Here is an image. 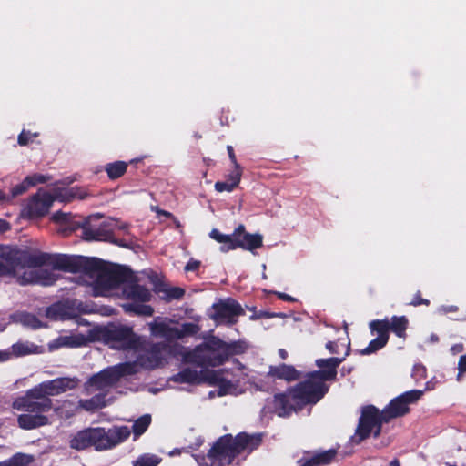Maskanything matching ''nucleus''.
Returning a JSON list of instances; mask_svg holds the SVG:
<instances>
[{
    "mask_svg": "<svg viewBox=\"0 0 466 466\" xmlns=\"http://www.w3.org/2000/svg\"><path fill=\"white\" fill-rule=\"evenodd\" d=\"M0 276L13 275L21 285H53L56 280L55 273L38 268L49 263L56 269L79 273V282L90 287L94 297L125 299L121 307L126 313L142 317L154 313V309L147 304L152 299L151 291L137 283L131 274L106 267L100 259L66 254H33L12 246H0Z\"/></svg>",
    "mask_w": 466,
    "mask_h": 466,
    "instance_id": "obj_1",
    "label": "nucleus"
},
{
    "mask_svg": "<svg viewBox=\"0 0 466 466\" xmlns=\"http://www.w3.org/2000/svg\"><path fill=\"white\" fill-rule=\"evenodd\" d=\"M80 380L76 377H61L46 380L25 391L12 403V408L23 411L18 415V426L26 431L46 426L51 423L45 414L52 409L51 396H56L77 387Z\"/></svg>",
    "mask_w": 466,
    "mask_h": 466,
    "instance_id": "obj_2",
    "label": "nucleus"
},
{
    "mask_svg": "<svg viewBox=\"0 0 466 466\" xmlns=\"http://www.w3.org/2000/svg\"><path fill=\"white\" fill-rule=\"evenodd\" d=\"M422 394L423 391L418 390L406 391L393 399L381 412L374 406L363 408L352 441L360 443L371 433L375 437L379 436L382 422H388L393 418L406 414L409 411V405L417 401Z\"/></svg>",
    "mask_w": 466,
    "mask_h": 466,
    "instance_id": "obj_3",
    "label": "nucleus"
},
{
    "mask_svg": "<svg viewBox=\"0 0 466 466\" xmlns=\"http://www.w3.org/2000/svg\"><path fill=\"white\" fill-rule=\"evenodd\" d=\"M261 442V435L239 433L235 439L231 435H224L209 450L207 456H195L199 466H230L236 458L254 451Z\"/></svg>",
    "mask_w": 466,
    "mask_h": 466,
    "instance_id": "obj_4",
    "label": "nucleus"
},
{
    "mask_svg": "<svg viewBox=\"0 0 466 466\" xmlns=\"http://www.w3.org/2000/svg\"><path fill=\"white\" fill-rule=\"evenodd\" d=\"M328 390L329 387L326 382L320 379L313 378V373L310 372L304 381L285 393L274 396V412L279 417L289 416L291 412L300 410L307 404L317 403Z\"/></svg>",
    "mask_w": 466,
    "mask_h": 466,
    "instance_id": "obj_5",
    "label": "nucleus"
},
{
    "mask_svg": "<svg viewBox=\"0 0 466 466\" xmlns=\"http://www.w3.org/2000/svg\"><path fill=\"white\" fill-rule=\"evenodd\" d=\"M235 351L234 344H228L213 337L193 350L181 348L180 356L187 363L199 367H216L222 365Z\"/></svg>",
    "mask_w": 466,
    "mask_h": 466,
    "instance_id": "obj_6",
    "label": "nucleus"
},
{
    "mask_svg": "<svg viewBox=\"0 0 466 466\" xmlns=\"http://www.w3.org/2000/svg\"><path fill=\"white\" fill-rule=\"evenodd\" d=\"M167 350L165 343H150L140 339L137 348L130 356L135 360L124 362V365L130 366L127 369V374L132 375L141 369H155L163 365Z\"/></svg>",
    "mask_w": 466,
    "mask_h": 466,
    "instance_id": "obj_7",
    "label": "nucleus"
},
{
    "mask_svg": "<svg viewBox=\"0 0 466 466\" xmlns=\"http://www.w3.org/2000/svg\"><path fill=\"white\" fill-rule=\"evenodd\" d=\"M171 380L175 382L189 384H198L202 381H207L210 385L218 386V396L238 394L237 386L234 385L228 378L223 377L222 371H208L204 377L196 370L187 368L173 375Z\"/></svg>",
    "mask_w": 466,
    "mask_h": 466,
    "instance_id": "obj_8",
    "label": "nucleus"
},
{
    "mask_svg": "<svg viewBox=\"0 0 466 466\" xmlns=\"http://www.w3.org/2000/svg\"><path fill=\"white\" fill-rule=\"evenodd\" d=\"M103 341L111 349L125 350L131 356L137 348L140 337L131 328L123 325H109L100 330Z\"/></svg>",
    "mask_w": 466,
    "mask_h": 466,
    "instance_id": "obj_9",
    "label": "nucleus"
},
{
    "mask_svg": "<svg viewBox=\"0 0 466 466\" xmlns=\"http://www.w3.org/2000/svg\"><path fill=\"white\" fill-rule=\"evenodd\" d=\"M148 326L153 336L167 340L194 336L200 330V327L197 322H185L180 325H175L172 320L161 318H156Z\"/></svg>",
    "mask_w": 466,
    "mask_h": 466,
    "instance_id": "obj_10",
    "label": "nucleus"
},
{
    "mask_svg": "<svg viewBox=\"0 0 466 466\" xmlns=\"http://www.w3.org/2000/svg\"><path fill=\"white\" fill-rule=\"evenodd\" d=\"M92 446L96 451H107L124 442L131 434L127 426H114L108 430L102 427L90 428Z\"/></svg>",
    "mask_w": 466,
    "mask_h": 466,
    "instance_id": "obj_11",
    "label": "nucleus"
},
{
    "mask_svg": "<svg viewBox=\"0 0 466 466\" xmlns=\"http://www.w3.org/2000/svg\"><path fill=\"white\" fill-rule=\"evenodd\" d=\"M130 366L120 363L115 366L104 369L100 372L93 375L85 384L86 391L89 394L96 391H101L105 394L113 387L122 376L128 375L127 369Z\"/></svg>",
    "mask_w": 466,
    "mask_h": 466,
    "instance_id": "obj_12",
    "label": "nucleus"
},
{
    "mask_svg": "<svg viewBox=\"0 0 466 466\" xmlns=\"http://www.w3.org/2000/svg\"><path fill=\"white\" fill-rule=\"evenodd\" d=\"M100 215L90 216L82 227L83 238L88 241L111 240L114 225H117V219L113 218L100 221Z\"/></svg>",
    "mask_w": 466,
    "mask_h": 466,
    "instance_id": "obj_13",
    "label": "nucleus"
},
{
    "mask_svg": "<svg viewBox=\"0 0 466 466\" xmlns=\"http://www.w3.org/2000/svg\"><path fill=\"white\" fill-rule=\"evenodd\" d=\"M53 205L51 193L40 188L24 204L22 216L28 218H38L46 216Z\"/></svg>",
    "mask_w": 466,
    "mask_h": 466,
    "instance_id": "obj_14",
    "label": "nucleus"
},
{
    "mask_svg": "<svg viewBox=\"0 0 466 466\" xmlns=\"http://www.w3.org/2000/svg\"><path fill=\"white\" fill-rule=\"evenodd\" d=\"M212 309L213 312L210 313V318L217 324L232 325L237 322L238 316L244 314L241 306L233 299H227L213 304Z\"/></svg>",
    "mask_w": 466,
    "mask_h": 466,
    "instance_id": "obj_15",
    "label": "nucleus"
},
{
    "mask_svg": "<svg viewBox=\"0 0 466 466\" xmlns=\"http://www.w3.org/2000/svg\"><path fill=\"white\" fill-rule=\"evenodd\" d=\"M346 351L341 358L332 357L328 359H318L316 365L320 370L313 371V378L320 379L324 382L332 380L337 376V368L345 360L346 356L350 354V342L345 344Z\"/></svg>",
    "mask_w": 466,
    "mask_h": 466,
    "instance_id": "obj_16",
    "label": "nucleus"
},
{
    "mask_svg": "<svg viewBox=\"0 0 466 466\" xmlns=\"http://www.w3.org/2000/svg\"><path fill=\"white\" fill-rule=\"evenodd\" d=\"M235 249L242 248L248 250H254L262 246V236L259 234H249L245 231V227L239 225L235 229Z\"/></svg>",
    "mask_w": 466,
    "mask_h": 466,
    "instance_id": "obj_17",
    "label": "nucleus"
},
{
    "mask_svg": "<svg viewBox=\"0 0 466 466\" xmlns=\"http://www.w3.org/2000/svg\"><path fill=\"white\" fill-rule=\"evenodd\" d=\"M51 198H53V202L55 200L60 202H70L73 199H84L86 197V193L76 187H64L59 185H56L51 191Z\"/></svg>",
    "mask_w": 466,
    "mask_h": 466,
    "instance_id": "obj_18",
    "label": "nucleus"
},
{
    "mask_svg": "<svg viewBox=\"0 0 466 466\" xmlns=\"http://www.w3.org/2000/svg\"><path fill=\"white\" fill-rule=\"evenodd\" d=\"M332 450L306 456L299 461L300 466H320L329 463L335 457Z\"/></svg>",
    "mask_w": 466,
    "mask_h": 466,
    "instance_id": "obj_19",
    "label": "nucleus"
},
{
    "mask_svg": "<svg viewBox=\"0 0 466 466\" xmlns=\"http://www.w3.org/2000/svg\"><path fill=\"white\" fill-rule=\"evenodd\" d=\"M86 339L82 335H65L60 336L50 343L51 349H58L61 347L77 348L82 346Z\"/></svg>",
    "mask_w": 466,
    "mask_h": 466,
    "instance_id": "obj_20",
    "label": "nucleus"
},
{
    "mask_svg": "<svg viewBox=\"0 0 466 466\" xmlns=\"http://www.w3.org/2000/svg\"><path fill=\"white\" fill-rule=\"evenodd\" d=\"M269 374L276 378L283 379L288 381L295 380L299 376V372L293 366L286 364L270 367Z\"/></svg>",
    "mask_w": 466,
    "mask_h": 466,
    "instance_id": "obj_21",
    "label": "nucleus"
},
{
    "mask_svg": "<svg viewBox=\"0 0 466 466\" xmlns=\"http://www.w3.org/2000/svg\"><path fill=\"white\" fill-rule=\"evenodd\" d=\"M69 445L72 449L80 451L92 446L91 441V429L81 431L72 436L69 441Z\"/></svg>",
    "mask_w": 466,
    "mask_h": 466,
    "instance_id": "obj_22",
    "label": "nucleus"
},
{
    "mask_svg": "<svg viewBox=\"0 0 466 466\" xmlns=\"http://www.w3.org/2000/svg\"><path fill=\"white\" fill-rule=\"evenodd\" d=\"M209 237L222 244L220 247L221 252H228L229 250L235 249V231L232 234L226 235L219 232L218 229L214 228L210 231Z\"/></svg>",
    "mask_w": 466,
    "mask_h": 466,
    "instance_id": "obj_23",
    "label": "nucleus"
},
{
    "mask_svg": "<svg viewBox=\"0 0 466 466\" xmlns=\"http://www.w3.org/2000/svg\"><path fill=\"white\" fill-rule=\"evenodd\" d=\"M209 237L222 244L220 247L221 252H228L229 250L235 249V231L232 234L226 235L219 232L218 229L214 228L210 231Z\"/></svg>",
    "mask_w": 466,
    "mask_h": 466,
    "instance_id": "obj_24",
    "label": "nucleus"
},
{
    "mask_svg": "<svg viewBox=\"0 0 466 466\" xmlns=\"http://www.w3.org/2000/svg\"><path fill=\"white\" fill-rule=\"evenodd\" d=\"M71 219L72 216L70 213H64L62 211H57L52 216V220L59 224L57 230L63 235H67L75 230L76 227L71 223Z\"/></svg>",
    "mask_w": 466,
    "mask_h": 466,
    "instance_id": "obj_25",
    "label": "nucleus"
},
{
    "mask_svg": "<svg viewBox=\"0 0 466 466\" xmlns=\"http://www.w3.org/2000/svg\"><path fill=\"white\" fill-rule=\"evenodd\" d=\"M11 356H25L29 354H35L38 352V346L28 341H19L12 345L9 350H6Z\"/></svg>",
    "mask_w": 466,
    "mask_h": 466,
    "instance_id": "obj_26",
    "label": "nucleus"
},
{
    "mask_svg": "<svg viewBox=\"0 0 466 466\" xmlns=\"http://www.w3.org/2000/svg\"><path fill=\"white\" fill-rule=\"evenodd\" d=\"M13 319L15 322L33 329L44 327L42 321L35 315L31 313L18 312L13 316Z\"/></svg>",
    "mask_w": 466,
    "mask_h": 466,
    "instance_id": "obj_27",
    "label": "nucleus"
},
{
    "mask_svg": "<svg viewBox=\"0 0 466 466\" xmlns=\"http://www.w3.org/2000/svg\"><path fill=\"white\" fill-rule=\"evenodd\" d=\"M106 405V394L97 393L89 400H80L79 406L87 410L93 411Z\"/></svg>",
    "mask_w": 466,
    "mask_h": 466,
    "instance_id": "obj_28",
    "label": "nucleus"
},
{
    "mask_svg": "<svg viewBox=\"0 0 466 466\" xmlns=\"http://www.w3.org/2000/svg\"><path fill=\"white\" fill-rule=\"evenodd\" d=\"M408 324L409 321L405 316H393L390 320V330L394 332L399 338H404Z\"/></svg>",
    "mask_w": 466,
    "mask_h": 466,
    "instance_id": "obj_29",
    "label": "nucleus"
},
{
    "mask_svg": "<svg viewBox=\"0 0 466 466\" xmlns=\"http://www.w3.org/2000/svg\"><path fill=\"white\" fill-rule=\"evenodd\" d=\"M370 329L372 333H377V336L384 337L386 340L389 339L390 331V319H376L370 323Z\"/></svg>",
    "mask_w": 466,
    "mask_h": 466,
    "instance_id": "obj_30",
    "label": "nucleus"
},
{
    "mask_svg": "<svg viewBox=\"0 0 466 466\" xmlns=\"http://www.w3.org/2000/svg\"><path fill=\"white\" fill-rule=\"evenodd\" d=\"M150 423L151 416L149 414H145L134 420L132 427L134 440H137L139 436H141L147 430Z\"/></svg>",
    "mask_w": 466,
    "mask_h": 466,
    "instance_id": "obj_31",
    "label": "nucleus"
},
{
    "mask_svg": "<svg viewBox=\"0 0 466 466\" xmlns=\"http://www.w3.org/2000/svg\"><path fill=\"white\" fill-rule=\"evenodd\" d=\"M127 167V164L124 161H116L109 163L106 171L111 179H116L124 175Z\"/></svg>",
    "mask_w": 466,
    "mask_h": 466,
    "instance_id": "obj_32",
    "label": "nucleus"
},
{
    "mask_svg": "<svg viewBox=\"0 0 466 466\" xmlns=\"http://www.w3.org/2000/svg\"><path fill=\"white\" fill-rule=\"evenodd\" d=\"M160 459L153 454H142L133 461V466H157Z\"/></svg>",
    "mask_w": 466,
    "mask_h": 466,
    "instance_id": "obj_33",
    "label": "nucleus"
},
{
    "mask_svg": "<svg viewBox=\"0 0 466 466\" xmlns=\"http://www.w3.org/2000/svg\"><path fill=\"white\" fill-rule=\"evenodd\" d=\"M388 340L385 339L384 337H378L372 339L369 345L361 350V353L364 355H369L373 352H376L377 350L382 349L386 344Z\"/></svg>",
    "mask_w": 466,
    "mask_h": 466,
    "instance_id": "obj_34",
    "label": "nucleus"
},
{
    "mask_svg": "<svg viewBox=\"0 0 466 466\" xmlns=\"http://www.w3.org/2000/svg\"><path fill=\"white\" fill-rule=\"evenodd\" d=\"M34 461V457L25 453H15L11 457L13 466H28Z\"/></svg>",
    "mask_w": 466,
    "mask_h": 466,
    "instance_id": "obj_35",
    "label": "nucleus"
},
{
    "mask_svg": "<svg viewBox=\"0 0 466 466\" xmlns=\"http://www.w3.org/2000/svg\"><path fill=\"white\" fill-rule=\"evenodd\" d=\"M25 179L29 187H31L37 184L46 183L48 180V177L41 174H33L27 176Z\"/></svg>",
    "mask_w": 466,
    "mask_h": 466,
    "instance_id": "obj_36",
    "label": "nucleus"
},
{
    "mask_svg": "<svg viewBox=\"0 0 466 466\" xmlns=\"http://www.w3.org/2000/svg\"><path fill=\"white\" fill-rule=\"evenodd\" d=\"M240 177H241L240 167L238 164H236V166H234V169L228 176L227 181L232 183L233 186L238 187L240 182Z\"/></svg>",
    "mask_w": 466,
    "mask_h": 466,
    "instance_id": "obj_37",
    "label": "nucleus"
},
{
    "mask_svg": "<svg viewBox=\"0 0 466 466\" xmlns=\"http://www.w3.org/2000/svg\"><path fill=\"white\" fill-rule=\"evenodd\" d=\"M167 299H177L183 297L185 291L181 288L172 287L165 289Z\"/></svg>",
    "mask_w": 466,
    "mask_h": 466,
    "instance_id": "obj_38",
    "label": "nucleus"
},
{
    "mask_svg": "<svg viewBox=\"0 0 466 466\" xmlns=\"http://www.w3.org/2000/svg\"><path fill=\"white\" fill-rule=\"evenodd\" d=\"M29 188V186L25 182V179H24L20 184L15 186L11 189L12 198H15L19 195H22Z\"/></svg>",
    "mask_w": 466,
    "mask_h": 466,
    "instance_id": "obj_39",
    "label": "nucleus"
},
{
    "mask_svg": "<svg viewBox=\"0 0 466 466\" xmlns=\"http://www.w3.org/2000/svg\"><path fill=\"white\" fill-rule=\"evenodd\" d=\"M235 187H237L233 186L232 183H230L227 180L226 181H218L215 184V189L218 192H223V191L231 192Z\"/></svg>",
    "mask_w": 466,
    "mask_h": 466,
    "instance_id": "obj_40",
    "label": "nucleus"
},
{
    "mask_svg": "<svg viewBox=\"0 0 466 466\" xmlns=\"http://www.w3.org/2000/svg\"><path fill=\"white\" fill-rule=\"evenodd\" d=\"M426 375V368L421 364H415L412 370V377L416 380L423 379Z\"/></svg>",
    "mask_w": 466,
    "mask_h": 466,
    "instance_id": "obj_41",
    "label": "nucleus"
},
{
    "mask_svg": "<svg viewBox=\"0 0 466 466\" xmlns=\"http://www.w3.org/2000/svg\"><path fill=\"white\" fill-rule=\"evenodd\" d=\"M36 136V133L32 134L24 130L18 137V143L22 146L26 145L30 140H32L33 137H35Z\"/></svg>",
    "mask_w": 466,
    "mask_h": 466,
    "instance_id": "obj_42",
    "label": "nucleus"
},
{
    "mask_svg": "<svg viewBox=\"0 0 466 466\" xmlns=\"http://www.w3.org/2000/svg\"><path fill=\"white\" fill-rule=\"evenodd\" d=\"M458 370H459V373H458V380H460L461 379V376L466 372V354L465 355H461L460 360H459V363H458Z\"/></svg>",
    "mask_w": 466,
    "mask_h": 466,
    "instance_id": "obj_43",
    "label": "nucleus"
},
{
    "mask_svg": "<svg viewBox=\"0 0 466 466\" xmlns=\"http://www.w3.org/2000/svg\"><path fill=\"white\" fill-rule=\"evenodd\" d=\"M200 264H201V262L199 260L191 258L185 266V270L186 271H196L199 268Z\"/></svg>",
    "mask_w": 466,
    "mask_h": 466,
    "instance_id": "obj_44",
    "label": "nucleus"
},
{
    "mask_svg": "<svg viewBox=\"0 0 466 466\" xmlns=\"http://www.w3.org/2000/svg\"><path fill=\"white\" fill-rule=\"evenodd\" d=\"M60 305H53L46 309V316L51 318H56L58 311L60 310Z\"/></svg>",
    "mask_w": 466,
    "mask_h": 466,
    "instance_id": "obj_45",
    "label": "nucleus"
},
{
    "mask_svg": "<svg viewBox=\"0 0 466 466\" xmlns=\"http://www.w3.org/2000/svg\"><path fill=\"white\" fill-rule=\"evenodd\" d=\"M326 349L329 351L331 354H338L339 353V342L335 341H329L326 344Z\"/></svg>",
    "mask_w": 466,
    "mask_h": 466,
    "instance_id": "obj_46",
    "label": "nucleus"
},
{
    "mask_svg": "<svg viewBox=\"0 0 466 466\" xmlns=\"http://www.w3.org/2000/svg\"><path fill=\"white\" fill-rule=\"evenodd\" d=\"M128 228H129V225L127 223L119 221L118 219H117V225H114V230L118 229V230L123 231L126 234H128Z\"/></svg>",
    "mask_w": 466,
    "mask_h": 466,
    "instance_id": "obj_47",
    "label": "nucleus"
},
{
    "mask_svg": "<svg viewBox=\"0 0 466 466\" xmlns=\"http://www.w3.org/2000/svg\"><path fill=\"white\" fill-rule=\"evenodd\" d=\"M110 241L116 243V245H118L120 247H124V248H131L132 245H133V241L132 240L127 242L126 240H116V239H113V238H111Z\"/></svg>",
    "mask_w": 466,
    "mask_h": 466,
    "instance_id": "obj_48",
    "label": "nucleus"
},
{
    "mask_svg": "<svg viewBox=\"0 0 466 466\" xmlns=\"http://www.w3.org/2000/svg\"><path fill=\"white\" fill-rule=\"evenodd\" d=\"M410 304H411V305H413V306H419V305H421V304L428 305V304H429V300L424 299H421V298L420 297V295H419V294H417V295L414 297L413 300L410 302Z\"/></svg>",
    "mask_w": 466,
    "mask_h": 466,
    "instance_id": "obj_49",
    "label": "nucleus"
},
{
    "mask_svg": "<svg viewBox=\"0 0 466 466\" xmlns=\"http://www.w3.org/2000/svg\"><path fill=\"white\" fill-rule=\"evenodd\" d=\"M275 294H276L279 299H283V300H285V301H291V302H293V301H295V300H296V299H295V298H293V297H291V296H289V295H288V294H286V293H282V292H275Z\"/></svg>",
    "mask_w": 466,
    "mask_h": 466,
    "instance_id": "obj_50",
    "label": "nucleus"
},
{
    "mask_svg": "<svg viewBox=\"0 0 466 466\" xmlns=\"http://www.w3.org/2000/svg\"><path fill=\"white\" fill-rule=\"evenodd\" d=\"M456 310H457L456 306H442L439 309V311L442 312V313L453 312Z\"/></svg>",
    "mask_w": 466,
    "mask_h": 466,
    "instance_id": "obj_51",
    "label": "nucleus"
},
{
    "mask_svg": "<svg viewBox=\"0 0 466 466\" xmlns=\"http://www.w3.org/2000/svg\"><path fill=\"white\" fill-rule=\"evenodd\" d=\"M227 150L228 152V156H229L231 162L233 163L234 166H236V164H238V163H237L236 156L233 151V147L231 146H228Z\"/></svg>",
    "mask_w": 466,
    "mask_h": 466,
    "instance_id": "obj_52",
    "label": "nucleus"
},
{
    "mask_svg": "<svg viewBox=\"0 0 466 466\" xmlns=\"http://www.w3.org/2000/svg\"><path fill=\"white\" fill-rule=\"evenodd\" d=\"M463 345L459 343V344H455L453 345L451 348V351L453 353V354H458V353H461V351H463Z\"/></svg>",
    "mask_w": 466,
    "mask_h": 466,
    "instance_id": "obj_53",
    "label": "nucleus"
},
{
    "mask_svg": "<svg viewBox=\"0 0 466 466\" xmlns=\"http://www.w3.org/2000/svg\"><path fill=\"white\" fill-rule=\"evenodd\" d=\"M9 229V223L0 218V232H5Z\"/></svg>",
    "mask_w": 466,
    "mask_h": 466,
    "instance_id": "obj_54",
    "label": "nucleus"
},
{
    "mask_svg": "<svg viewBox=\"0 0 466 466\" xmlns=\"http://www.w3.org/2000/svg\"><path fill=\"white\" fill-rule=\"evenodd\" d=\"M10 359V353L7 351L0 350V362L8 360Z\"/></svg>",
    "mask_w": 466,
    "mask_h": 466,
    "instance_id": "obj_55",
    "label": "nucleus"
},
{
    "mask_svg": "<svg viewBox=\"0 0 466 466\" xmlns=\"http://www.w3.org/2000/svg\"><path fill=\"white\" fill-rule=\"evenodd\" d=\"M8 200H9V198L6 196V194L4 191L0 190V203L8 201Z\"/></svg>",
    "mask_w": 466,
    "mask_h": 466,
    "instance_id": "obj_56",
    "label": "nucleus"
},
{
    "mask_svg": "<svg viewBox=\"0 0 466 466\" xmlns=\"http://www.w3.org/2000/svg\"><path fill=\"white\" fill-rule=\"evenodd\" d=\"M439 341V337L436 334H431L429 338V342L436 343Z\"/></svg>",
    "mask_w": 466,
    "mask_h": 466,
    "instance_id": "obj_57",
    "label": "nucleus"
},
{
    "mask_svg": "<svg viewBox=\"0 0 466 466\" xmlns=\"http://www.w3.org/2000/svg\"><path fill=\"white\" fill-rule=\"evenodd\" d=\"M279 355L281 359L285 360L288 356V353L285 350L280 349V350H279Z\"/></svg>",
    "mask_w": 466,
    "mask_h": 466,
    "instance_id": "obj_58",
    "label": "nucleus"
},
{
    "mask_svg": "<svg viewBox=\"0 0 466 466\" xmlns=\"http://www.w3.org/2000/svg\"><path fill=\"white\" fill-rule=\"evenodd\" d=\"M0 466H13V463L11 462V458L4 461H0Z\"/></svg>",
    "mask_w": 466,
    "mask_h": 466,
    "instance_id": "obj_59",
    "label": "nucleus"
},
{
    "mask_svg": "<svg viewBox=\"0 0 466 466\" xmlns=\"http://www.w3.org/2000/svg\"><path fill=\"white\" fill-rule=\"evenodd\" d=\"M390 466H400L399 461L397 460H393L391 462H390Z\"/></svg>",
    "mask_w": 466,
    "mask_h": 466,
    "instance_id": "obj_60",
    "label": "nucleus"
},
{
    "mask_svg": "<svg viewBox=\"0 0 466 466\" xmlns=\"http://www.w3.org/2000/svg\"><path fill=\"white\" fill-rule=\"evenodd\" d=\"M215 395H216V394H215V392H214V391H210V392H209V397H210V398L214 397Z\"/></svg>",
    "mask_w": 466,
    "mask_h": 466,
    "instance_id": "obj_61",
    "label": "nucleus"
}]
</instances>
